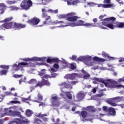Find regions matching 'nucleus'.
Instances as JSON below:
<instances>
[{
	"instance_id": "nucleus-50",
	"label": "nucleus",
	"mask_w": 124,
	"mask_h": 124,
	"mask_svg": "<svg viewBox=\"0 0 124 124\" xmlns=\"http://www.w3.org/2000/svg\"><path fill=\"white\" fill-rule=\"evenodd\" d=\"M14 77L15 78H21V77H23V75H14Z\"/></svg>"
},
{
	"instance_id": "nucleus-32",
	"label": "nucleus",
	"mask_w": 124,
	"mask_h": 124,
	"mask_svg": "<svg viewBox=\"0 0 124 124\" xmlns=\"http://www.w3.org/2000/svg\"><path fill=\"white\" fill-rule=\"evenodd\" d=\"M26 114L27 117H31V116L32 115V111L30 109H27L26 111Z\"/></svg>"
},
{
	"instance_id": "nucleus-34",
	"label": "nucleus",
	"mask_w": 124,
	"mask_h": 124,
	"mask_svg": "<svg viewBox=\"0 0 124 124\" xmlns=\"http://www.w3.org/2000/svg\"><path fill=\"white\" fill-rule=\"evenodd\" d=\"M11 10H12V11H18V10H19L20 8L16 7V6H11L10 7Z\"/></svg>"
},
{
	"instance_id": "nucleus-11",
	"label": "nucleus",
	"mask_w": 124,
	"mask_h": 124,
	"mask_svg": "<svg viewBox=\"0 0 124 124\" xmlns=\"http://www.w3.org/2000/svg\"><path fill=\"white\" fill-rule=\"evenodd\" d=\"M32 5V2L31 0H23L20 4V7L23 10H29Z\"/></svg>"
},
{
	"instance_id": "nucleus-42",
	"label": "nucleus",
	"mask_w": 124,
	"mask_h": 124,
	"mask_svg": "<svg viewBox=\"0 0 124 124\" xmlns=\"http://www.w3.org/2000/svg\"><path fill=\"white\" fill-rule=\"evenodd\" d=\"M47 12H49V13H53L57 14L58 13V10H48Z\"/></svg>"
},
{
	"instance_id": "nucleus-15",
	"label": "nucleus",
	"mask_w": 124,
	"mask_h": 124,
	"mask_svg": "<svg viewBox=\"0 0 124 124\" xmlns=\"http://www.w3.org/2000/svg\"><path fill=\"white\" fill-rule=\"evenodd\" d=\"M85 95H86L85 93L83 92H78L76 98H75V101H80V100L84 99Z\"/></svg>"
},
{
	"instance_id": "nucleus-19",
	"label": "nucleus",
	"mask_w": 124,
	"mask_h": 124,
	"mask_svg": "<svg viewBox=\"0 0 124 124\" xmlns=\"http://www.w3.org/2000/svg\"><path fill=\"white\" fill-rule=\"evenodd\" d=\"M21 61H24V62H39V57H34L32 58H24V59H20Z\"/></svg>"
},
{
	"instance_id": "nucleus-60",
	"label": "nucleus",
	"mask_w": 124,
	"mask_h": 124,
	"mask_svg": "<svg viewBox=\"0 0 124 124\" xmlns=\"http://www.w3.org/2000/svg\"><path fill=\"white\" fill-rule=\"evenodd\" d=\"M117 1L119 2L120 4H124V2L123 1L120 2V0H117Z\"/></svg>"
},
{
	"instance_id": "nucleus-37",
	"label": "nucleus",
	"mask_w": 124,
	"mask_h": 124,
	"mask_svg": "<svg viewBox=\"0 0 124 124\" xmlns=\"http://www.w3.org/2000/svg\"><path fill=\"white\" fill-rule=\"evenodd\" d=\"M9 104H21L19 101H11L9 102Z\"/></svg>"
},
{
	"instance_id": "nucleus-9",
	"label": "nucleus",
	"mask_w": 124,
	"mask_h": 124,
	"mask_svg": "<svg viewBox=\"0 0 124 124\" xmlns=\"http://www.w3.org/2000/svg\"><path fill=\"white\" fill-rule=\"evenodd\" d=\"M92 60H93V57L90 55H86L80 56L76 61L77 62H82L85 64L89 66H93V63L92 62Z\"/></svg>"
},
{
	"instance_id": "nucleus-18",
	"label": "nucleus",
	"mask_w": 124,
	"mask_h": 124,
	"mask_svg": "<svg viewBox=\"0 0 124 124\" xmlns=\"http://www.w3.org/2000/svg\"><path fill=\"white\" fill-rule=\"evenodd\" d=\"M108 66L109 67V69H108L107 67H99L97 66L95 68H93V69H100V70H110V71H112L113 69H114V67H112L111 65H110L109 64H108Z\"/></svg>"
},
{
	"instance_id": "nucleus-36",
	"label": "nucleus",
	"mask_w": 124,
	"mask_h": 124,
	"mask_svg": "<svg viewBox=\"0 0 124 124\" xmlns=\"http://www.w3.org/2000/svg\"><path fill=\"white\" fill-rule=\"evenodd\" d=\"M81 116L84 118H86L88 116V112L86 111H83L81 113Z\"/></svg>"
},
{
	"instance_id": "nucleus-54",
	"label": "nucleus",
	"mask_w": 124,
	"mask_h": 124,
	"mask_svg": "<svg viewBox=\"0 0 124 124\" xmlns=\"http://www.w3.org/2000/svg\"><path fill=\"white\" fill-rule=\"evenodd\" d=\"M111 2V0H104V3H107L108 4Z\"/></svg>"
},
{
	"instance_id": "nucleus-20",
	"label": "nucleus",
	"mask_w": 124,
	"mask_h": 124,
	"mask_svg": "<svg viewBox=\"0 0 124 124\" xmlns=\"http://www.w3.org/2000/svg\"><path fill=\"white\" fill-rule=\"evenodd\" d=\"M73 13L72 16H67V21H69L70 22H75V21L77 20L78 17L76 16H73L75 15V13Z\"/></svg>"
},
{
	"instance_id": "nucleus-52",
	"label": "nucleus",
	"mask_w": 124,
	"mask_h": 124,
	"mask_svg": "<svg viewBox=\"0 0 124 124\" xmlns=\"http://www.w3.org/2000/svg\"><path fill=\"white\" fill-rule=\"evenodd\" d=\"M118 83H123V82H124V78H119L118 80Z\"/></svg>"
},
{
	"instance_id": "nucleus-49",
	"label": "nucleus",
	"mask_w": 124,
	"mask_h": 124,
	"mask_svg": "<svg viewBox=\"0 0 124 124\" xmlns=\"http://www.w3.org/2000/svg\"><path fill=\"white\" fill-rule=\"evenodd\" d=\"M70 60H72V61H76V59H77V56L76 55H73L72 57H70Z\"/></svg>"
},
{
	"instance_id": "nucleus-43",
	"label": "nucleus",
	"mask_w": 124,
	"mask_h": 124,
	"mask_svg": "<svg viewBox=\"0 0 124 124\" xmlns=\"http://www.w3.org/2000/svg\"><path fill=\"white\" fill-rule=\"evenodd\" d=\"M28 84H36V80L35 79H31L28 82Z\"/></svg>"
},
{
	"instance_id": "nucleus-39",
	"label": "nucleus",
	"mask_w": 124,
	"mask_h": 124,
	"mask_svg": "<svg viewBox=\"0 0 124 124\" xmlns=\"http://www.w3.org/2000/svg\"><path fill=\"white\" fill-rule=\"evenodd\" d=\"M9 65H0V68H2L3 69H9Z\"/></svg>"
},
{
	"instance_id": "nucleus-2",
	"label": "nucleus",
	"mask_w": 124,
	"mask_h": 124,
	"mask_svg": "<svg viewBox=\"0 0 124 124\" xmlns=\"http://www.w3.org/2000/svg\"><path fill=\"white\" fill-rule=\"evenodd\" d=\"M17 107L14 106L9 108H5L4 113L5 115H9V116H18L20 117V119H16L14 121L9 123V124H28L30 123V121H28V119H26L25 117H23L21 115L20 113L18 111H13L12 110H16ZM0 124H2V121L0 120Z\"/></svg>"
},
{
	"instance_id": "nucleus-53",
	"label": "nucleus",
	"mask_w": 124,
	"mask_h": 124,
	"mask_svg": "<svg viewBox=\"0 0 124 124\" xmlns=\"http://www.w3.org/2000/svg\"><path fill=\"white\" fill-rule=\"evenodd\" d=\"M96 90H97V87L94 88L92 90V93H96Z\"/></svg>"
},
{
	"instance_id": "nucleus-58",
	"label": "nucleus",
	"mask_w": 124,
	"mask_h": 124,
	"mask_svg": "<svg viewBox=\"0 0 124 124\" xmlns=\"http://www.w3.org/2000/svg\"><path fill=\"white\" fill-rule=\"evenodd\" d=\"M23 17V18H28V15L27 14H24Z\"/></svg>"
},
{
	"instance_id": "nucleus-17",
	"label": "nucleus",
	"mask_w": 124,
	"mask_h": 124,
	"mask_svg": "<svg viewBox=\"0 0 124 124\" xmlns=\"http://www.w3.org/2000/svg\"><path fill=\"white\" fill-rule=\"evenodd\" d=\"M51 102L53 106H59L60 105L59 102H58V97L56 95H52Z\"/></svg>"
},
{
	"instance_id": "nucleus-51",
	"label": "nucleus",
	"mask_w": 124,
	"mask_h": 124,
	"mask_svg": "<svg viewBox=\"0 0 124 124\" xmlns=\"http://www.w3.org/2000/svg\"><path fill=\"white\" fill-rule=\"evenodd\" d=\"M38 99L39 100H40V101H41L42 100V95H41V94H40V93H38Z\"/></svg>"
},
{
	"instance_id": "nucleus-3",
	"label": "nucleus",
	"mask_w": 124,
	"mask_h": 124,
	"mask_svg": "<svg viewBox=\"0 0 124 124\" xmlns=\"http://www.w3.org/2000/svg\"><path fill=\"white\" fill-rule=\"evenodd\" d=\"M13 19L12 17H9L5 19L3 22H4L5 24L2 25V30H5L6 29L7 30L9 29H15V30H20L21 29H24L25 27H26L25 24H21L19 23H17L16 22H10Z\"/></svg>"
},
{
	"instance_id": "nucleus-4",
	"label": "nucleus",
	"mask_w": 124,
	"mask_h": 124,
	"mask_svg": "<svg viewBox=\"0 0 124 124\" xmlns=\"http://www.w3.org/2000/svg\"><path fill=\"white\" fill-rule=\"evenodd\" d=\"M57 24H60V26L57 27H51L50 28L51 30L56 29V28H64L65 27H77L79 26H84L85 22L82 20H79L77 22L75 23H68L62 21L56 20L53 22L51 23H49V25H57Z\"/></svg>"
},
{
	"instance_id": "nucleus-12",
	"label": "nucleus",
	"mask_w": 124,
	"mask_h": 124,
	"mask_svg": "<svg viewBox=\"0 0 124 124\" xmlns=\"http://www.w3.org/2000/svg\"><path fill=\"white\" fill-rule=\"evenodd\" d=\"M123 100H124V97H116L110 99L107 101V102L111 106H117V104L113 102L115 101V102H119V101H123Z\"/></svg>"
},
{
	"instance_id": "nucleus-61",
	"label": "nucleus",
	"mask_w": 124,
	"mask_h": 124,
	"mask_svg": "<svg viewBox=\"0 0 124 124\" xmlns=\"http://www.w3.org/2000/svg\"><path fill=\"white\" fill-rule=\"evenodd\" d=\"M86 87L88 88V89H90V88L92 87V86L91 85H89L88 86H86Z\"/></svg>"
},
{
	"instance_id": "nucleus-6",
	"label": "nucleus",
	"mask_w": 124,
	"mask_h": 124,
	"mask_svg": "<svg viewBox=\"0 0 124 124\" xmlns=\"http://www.w3.org/2000/svg\"><path fill=\"white\" fill-rule=\"evenodd\" d=\"M92 80L102 83L105 85V86H106V87L110 88L111 89H113V88H117V89L124 88V86L123 85L115 86V81L112 80V79H103L101 78H93Z\"/></svg>"
},
{
	"instance_id": "nucleus-44",
	"label": "nucleus",
	"mask_w": 124,
	"mask_h": 124,
	"mask_svg": "<svg viewBox=\"0 0 124 124\" xmlns=\"http://www.w3.org/2000/svg\"><path fill=\"white\" fill-rule=\"evenodd\" d=\"M104 18V16H99V19H100V23L102 24L103 26H104V25H103L102 23H103L104 20H105V19L106 18H105L104 19H102V18Z\"/></svg>"
},
{
	"instance_id": "nucleus-13",
	"label": "nucleus",
	"mask_w": 124,
	"mask_h": 124,
	"mask_svg": "<svg viewBox=\"0 0 124 124\" xmlns=\"http://www.w3.org/2000/svg\"><path fill=\"white\" fill-rule=\"evenodd\" d=\"M48 63H51V62H56L59 61L58 59L57 58H54L53 57H48L47 58L46 57H41L39 58V62H46Z\"/></svg>"
},
{
	"instance_id": "nucleus-16",
	"label": "nucleus",
	"mask_w": 124,
	"mask_h": 124,
	"mask_svg": "<svg viewBox=\"0 0 124 124\" xmlns=\"http://www.w3.org/2000/svg\"><path fill=\"white\" fill-rule=\"evenodd\" d=\"M40 22V20L36 17H34L31 20H28V23L31 26H36Z\"/></svg>"
},
{
	"instance_id": "nucleus-46",
	"label": "nucleus",
	"mask_w": 124,
	"mask_h": 124,
	"mask_svg": "<svg viewBox=\"0 0 124 124\" xmlns=\"http://www.w3.org/2000/svg\"><path fill=\"white\" fill-rule=\"evenodd\" d=\"M35 123L38 124H44L41 122V121H40V120H37V119H36L35 120Z\"/></svg>"
},
{
	"instance_id": "nucleus-45",
	"label": "nucleus",
	"mask_w": 124,
	"mask_h": 124,
	"mask_svg": "<svg viewBox=\"0 0 124 124\" xmlns=\"http://www.w3.org/2000/svg\"><path fill=\"white\" fill-rule=\"evenodd\" d=\"M103 110L105 111V112H108L109 111V108H108L106 106L103 107Z\"/></svg>"
},
{
	"instance_id": "nucleus-30",
	"label": "nucleus",
	"mask_w": 124,
	"mask_h": 124,
	"mask_svg": "<svg viewBox=\"0 0 124 124\" xmlns=\"http://www.w3.org/2000/svg\"><path fill=\"white\" fill-rule=\"evenodd\" d=\"M38 2L37 4H42L43 5H46L48 4V0H38Z\"/></svg>"
},
{
	"instance_id": "nucleus-62",
	"label": "nucleus",
	"mask_w": 124,
	"mask_h": 124,
	"mask_svg": "<svg viewBox=\"0 0 124 124\" xmlns=\"http://www.w3.org/2000/svg\"><path fill=\"white\" fill-rule=\"evenodd\" d=\"M120 106H121V108H124V104H121V105H120Z\"/></svg>"
},
{
	"instance_id": "nucleus-23",
	"label": "nucleus",
	"mask_w": 124,
	"mask_h": 124,
	"mask_svg": "<svg viewBox=\"0 0 124 124\" xmlns=\"http://www.w3.org/2000/svg\"><path fill=\"white\" fill-rule=\"evenodd\" d=\"M0 14L2 15L4 13V10L6 9V6L4 3H0Z\"/></svg>"
},
{
	"instance_id": "nucleus-29",
	"label": "nucleus",
	"mask_w": 124,
	"mask_h": 124,
	"mask_svg": "<svg viewBox=\"0 0 124 124\" xmlns=\"http://www.w3.org/2000/svg\"><path fill=\"white\" fill-rule=\"evenodd\" d=\"M108 112L111 116L116 115V110L113 108H109Z\"/></svg>"
},
{
	"instance_id": "nucleus-24",
	"label": "nucleus",
	"mask_w": 124,
	"mask_h": 124,
	"mask_svg": "<svg viewBox=\"0 0 124 124\" xmlns=\"http://www.w3.org/2000/svg\"><path fill=\"white\" fill-rule=\"evenodd\" d=\"M42 12L43 13L42 14L43 18H44L46 20H49V19H50V16H47V15L46 14V9H42Z\"/></svg>"
},
{
	"instance_id": "nucleus-57",
	"label": "nucleus",
	"mask_w": 124,
	"mask_h": 124,
	"mask_svg": "<svg viewBox=\"0 0 124 124\" xmlns=\"http://www.w3.org/2000/svg\"><path fill=\"white\" fill-rule=\"evenodd\" d=\"M39 106H45V104L44 103H42L39 105Z\"/></svg>"
},
{
	"instance_id": "nucleus-7",
	"label": "nucleus",
	"mask_w": 124,
	"mask_h": 124,
	"mask_svg": "<svg viewBox=\"0 0 124 124\" xmlns=\"http://www.w3.org/2000/svg\"><path fill=\"white\" fill-rule=\"evenodd\" d=\"M77 84V81H72L71 82H69V84H67L65 82L59 84V86L61 87V90L62 93H60V96H64V95H66L69 99H71L72 98V96L71 94L69 93H65L62 91V88H67V89H72V86L73 85H76ZM72 85V86H71Z\"/></svg>"
},
{
	"instance_id": "nucleus-63",
	"label": "nucleus",
	"mask_w": 124,
	"mask_h": 124,
	"mask_svg": "<svg viewBox=\"0 0 124 124\" xmlns=\"http://www.w3.org/2000/svg\"><path fill=\"white\" fill-rule=\"evenodd\" d=\"M75 108L73 107L72 108V111H73V112H74V111H75Z\"/></svg>"
},
{
	"instance_id": "nucleus-40",
	"label": "nucleus",
	"mask_w": 124,
	"mask_h": 124,
	"mask_svg": "<svg viewBox=\"0 0 124 124\" xmlns=\"http://www.w3.org/2000/svg\"><path fill=\"white\" fill-rule=\"evenodd\" d=\"M65 1L67 2L68 5H73V0H64Z\"/></svg>"
},
{
	"instance_id": "nucleus-47",
	"label": "nucleus",
	"mask_w": 124,
	"mask_h": 124,
	"mask_svg": "<svg viewBox=\"0 0 124 124\" xmlns=\"http://www.w3.org/2000/svg\"><path fill=\"white\" fill-rule=\"evenodd\" d=\"M80 2V1L78 0H73V5H76L77 3H79Z\"/></svg>"
},
{
	"instance_id": "nucleus-64",
	"label": "nucleus",
	"mask_w": 124,
	"mask_h": 124,
	"mask_svg": "<svg viewBox=\"0 0 124 124\" xmlns=\"http://www.w3.org/2000/svg\"><path fill=\"white\" fill-rule=\"evenodd\" d=\"M0 39H2V40H3V36L0 35Z\"/></svg>"
},
{
	"instance_id": "nucleus-59",
	"label": "nucleus",
	"mask_w": 124,
	"mask_h": 124,
	"mask_svg": "<svg viewBox=\"0 0 124 124\" xmlns=\"http://www.w3.org/2000/svg\"><path fill=\"white\" fill-rule=\"evenodd\" d=\"M93 22L94 23H96V22H97V19H96V18H94V19H93Z\"/></svg>"
},
{
	"instance_id": "nucleus-8",
	"label": "nucleus",
	"mask_w": 124,
	"mask_h": 124,
	"mask_svg": "<svg viewBox=\"0 0 124 124\" xmlns=\"http://www.w3.org/2000/svg\"><path fill=\"white\" fill-rule=\"evenodd\" d=\"M82 72L83 73V76L76 73L68 74L64 76V78L69 80H74L75 79H76V78H78V77H82L84 79H89V78H90V75L89 73L84 70H82Z\"/></svg>"
},
{
	"instance_id": "nucleus-38",
	"label": "nucleus",
	"mask_w": 124,
	"mask_h": 124,
	"mask_svg": "<svg viewBox=\"0 0 124 124\" xmlns=\"http://www.w3.org/2000/svg\"><path fill=\"white\" fill-rule=\"evenodd\" d=\"M7 72H8V70H2L0 72V75H6V74H7Z\"/></svg>"
},
{
	"instance_id": "nucleus-25",
	"label": "nucleus",
	"mask_w": 124,
	"mask_h": 124,
	"mask_svg": "<svg viewBox=\"0 0 124 124\" xmlns=\"http://www.w3.org/2000/svg\"><path fill=\"white\" fill-rule=\"evenodd\" d=\"M63 62H65V64L66 65V66H69V67H71V69H75L76 68V64L73 63L72 64H68L65 62V61L64 60H63Z\"/></svg>"
},
{
	"instance_id": "nucleus-55",
	"label": "nucleus",
	"mask_w": 124,
	"mask_h": 124,
	"mask_svg": "<svg viewBox=\"0 0 124 124\" xmlns=\"http://www.w3.org/2000/svg\"><path fill=\"white\" fill-rule=\"evenodd\" d=\"M119 62H124V58H120Z\"/></svg>"
},
{
	"instance_id": "nucleus-22",
	"label": "nucleus",
	"mask_w": 124,
	"mask_h": 124,
	"mask_svg": "<svg viewBox=\"0 0 124 124\" xmlns=\"http://www.w3.org/2000/svg\"><path fill=\"white\" fill-rule=\"evenodd\" d=\"M98 7H103L104 8H110L112 6H114V5L112 3L108 4H98Z\"/></svg>"
},
{
	"instance_id": "nucleus-48",
	"label": "nucleus",
	"mask_w": 124,
	"mask_h": 124,
	"mask_svg": "<svg viewBox=\"0 0 124 124\" xmlns=\"http://www.w3.org/2000/svg\"><path fill=\"white\" fill-rule=\"evenodd\" d=\"M26 80H27L26 77H24V79H21L20 80H19V85H21V83H22V82H25Z\"/></svg>"
},
{
	"instance_id": "nucleus-33",
	"label": "nucleus",
	"mask_w": 124,
	"mask_h": 124,
	"mask_svg": "<svg viewBox=\"0 0 124 124\" xmlns=\"http://www.w3.org/2000/svg\"><path fill=\"white\" fill-rule=\"evenodd\" d=\"M96 5V3H93V2H88L87 3L86 5H85V7H87V6H95Z\"/></svg>"
},
{
	"instance_id": "nucleus-14",
	"label": "nucleus",
	"mask_w": 124,
	"mask_h": 124,
	"mask_svg": "<svg viewBox=\"0 0 124 124\" xmlns=\"http://www.w3.org/2000/svg\"><path fill=\"white\" fill-rule=\"evenodd\" d=\"M84 27L86 28H95L97 27L98 28H100V29H102L103 30H107L106 27H104L102 26L99 25V24H97V25L93 24V23H85L84 22Z\"/></svg>"
},
{
	"instance_id": "nucleus-1",
	"label": "nucleus",
	"mask_w": 124,
	"mask_h": 124,
	"mask_svg": "<svg viewBox=\"0 0 124 124\" xmlns=\"http://www.w3.org/2000/svg\"><path fill=\"white\" fill-rule=\"evenodd\" d=\"M54 68H51L49 70L50 72L51 73V76H50L48 75L45 74L46 73V69H43L41 70V72L39 73V76L42 78V80L41 82H39L35 86V87H42V86H50L51 85V83L48 81L46 79H48V78H55L57 75H58L56 73H53V72H57L58 71V69H59V68L60 67V66L59 65V64L58 63H55L53 65Z\"/></svg>"
},
{
	"instance_id": "nucleus-27",
	"label": "nucleus",
	"mask_w": 124,
	"mask_h": 124,
	"mask_svg": "<svg viewBox=\"0 0 124 124\" xmlns=\"http://www.w3.org/2000/svg\"><path fill=\"white\" fill-rule=\"evenodd\" d=\"M93 61H95L96 62H106V60L103 58H99L98 57L95 56L93 58Z\"/></svg>"
},
{
	"instance_id": "nucleus-28",
	"label": "nucleus",
	"mask_w": 124,
	"mask_h": 124,
	"mask_svg": "<svg viewBox=\"0 0 124 124\" xmlns=\"http://www.w3.org/2000/svg\"><path fill=\"white\" fill-rule=\"evenodd\" d=\"M36 117H37V118H39L41 119H42V120H43L44 122H46L47 121V118H45L44 117V116H47L46 115H43V114H41V113H37L36 115H35Z\"/></svg>"
},
{
	"instance_id": "nucleus-5",
	"label": "nucleus",
	"mask_w": 124,
	"mask_h": 124,
	"mask_svg": "<svg viewBox=\"0 0 124 124\" xmlns=\"http://www.w3.org/2000/svg\"><path fill=\"white\" fill-rule=\"evenodd\" d=\"M116 20V18L114 17H111L109 18H106L102 24L105 27H107V28H109V29H111V30H114L115 28H124V22H114L113 21L111 22V21H115Z\"/></svg>"
},
{
	"instance_id": "nucleus-10",
	"label": "nucleus",
	"mask_w": 124,
	"mask_h": 124,
	"mask_svg": "<svg viewBox=\"0 0 124 124\" xmlns=\"http://www.w3.org/2000/svg\"><path fill=\"white\" fill-rule=\"evenodd\" d=\"M31 65L28 62H21L18 63V65L16 63H14L12 65V67L13 68V70L15 71H18L20 69L21 70H23V67H25V66H31Z\"/></svg>"
},
{
	"instance_id": "nucleus-56",
	"label": "nucleus",
	"mask_w": 124,
	"mask_h": 124,
	"mask_svg": "<svg viewBox=\"0 0 124 124\" xmlns=\"http://www.w3.org/2000/svg\"><path fill=\"white\" fill-rule=\"evenodd\" d=\"M97 96H98L99 97H101V96H103V94L101 93L97 95Z\"/></svg>"
},
{
	"instance_id": "nucleus-41",
	"label": "nucleus",
	"mask_w": 124,
	"mask_h": 124,
	"mask_svg": "<svg viewBox=\"0 0 124 124\" xmlns=\"http://www.w3.org/2000/svg\"><path fill=\"white\" fill-rule=\"evenodd\" d=\"M6 95H14V96H17V95H18V93H15V94H13L10 92H6Z\"/></svg>"
},
{
	"instance_id": "nucleus-35",
	"label": "nucleus",
	"mask_w": 124,
	"mask_h": 124,
	"mask_svg": "<svg viewBox=\"0 0 124 124\" xmlns=\"http://www.w3.org/2000/svg\"><path fill=\"white\" fill-rule=\"evenodd\" d=\"M21 100H22V101H23V102H26V103H29V102H28V100H31V96H30L27 98L22 97Z\"/></svg>"
},
{
	"instance_id": "nucleus-21",
	"label": "nucleus",
	"mask_w": 124,
	"mask_h": 124,
	"mask_svg": "<svg viewBox=\"0 0 124 124\" xmlns=\"http://www.w3.org/2000/svg\"><path fill=\"white\" fill-rule=\"evenodd\" d=\"M102 56L103 57V58L108 59V60H110L111 61H113V60H115V58L114 57H110L109 54H108V53H106L105 51H102Z\"/></svg>"
},
{
	"instance_id": "nucleus-31",
	"label": "nucleus",
	"mask_w": 124,
	"mask_h": 124,
	"mask_svg": "<svg viewBox=\"0 0 124 124\" xmlns=\"http://www.w3.org/2000/svg\"><path fill=\"white\" fill-rule=\"evenodd\" d=\"M6 3L10 5H11L12 4H15V3H17V0H7L6 1Z\"/></svg>"
},
{
	"instance_id": "nucleus-26",
	"label": "nucleus",
	"mask_w": 124,
	"mask_h": 124,
	"mask_svg": "<svg viewBox=\"0 0 124 124\" xmlns=\"http://www.w3.org/2000/svg\"><path fill=\"white\" fill-rule=\"evenodd\" d=\"M74 14V13H68L67 15H61L58 16L59 19H64V18H67L68 16H72Z\"/></svg>"
}]
</instances>
